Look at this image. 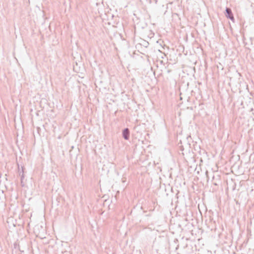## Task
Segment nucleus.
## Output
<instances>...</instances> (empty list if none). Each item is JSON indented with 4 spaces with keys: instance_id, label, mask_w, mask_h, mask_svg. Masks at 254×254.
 <instances>
[{
    "instance_id": "nucleus-1",
    "label": "nucleus",
    "mask_w": 254,
    "mask_h": 254,
    "mask_svg": "<svg viewBox=\"0 0 254 254\" xmlns=\"http://www.w3.org/2000/svg\"><path fill=\"white\" fill-rule=\"evenodd\" d=\"M226 12L227 13V16L230 18L232 20L234 19V17L233 16V14L232 13L231 10L230 8H227L226 9Z\"/></svg>"
},
{
    "instance_id": "nucleus-2",
    "label": "nucleus",
    "mask_w": 254,
    "mask_h": 254,
    "mask_svg": "<svg viewBox=\"0 0 254 254\" xmlns=\"http://www.w3.org/2000/svg\"><path fill=\"white\" fill-rule=\"evenodd\" d=\"M123 135L126 139H127L129 136V131L127 128L124 129L123 131Z\"/></svg>"
}]
</instances>
